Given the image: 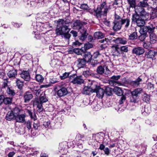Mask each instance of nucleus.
<instances>
[{
  "label": "nucleus",
  "instance_id": "nucleus-30",
  "mask_svg": "<svg viewBox=\"0 0 157 157\" xmlns=\"http://www.w3.org/2000/svg\"><path fill=\"white\" fill-rule=\"evenodd\" d=\"M12 98L11 97H6L3 98V103L6 105L11 104L12 102Z\"/></svg>",
  "mask_w": 157,
  "mask_h": 157
},
{
  "label": "nucleus",
  "instance_id": "nucleus-25",
  "mask_svg": "<svg viewBox=\"0 0 157 157\" xmlns=\"http://www.w3.org/2000/svg\"><path fill=\"white\" fill-rule=\"evenodd\" d=\"M25 102L27 103L33 98V96L32 94H28L26 93L24 96Z\"/></svg>",
  "mask_w": 157,
  "mask_h": 157
},
{
  "label": "nucleus",
  "instance_id": "nucleus-57",
  "mask_svg": "<svg viewBox=\"0 0 157 157\" xmlns=\"http://www.w3.org/2000/svg\"><path fill=\"white\" fill-rule=\"evenodd\" d=\"M50 124V121H48L47 122H44L43 123V125L45 126L46 128H49Z\"/></svg>",
  "mask_w": 157,
  "mask_h": 157
},
{
  "label": "nucleus",
  "instance_id": "nucleus-20",
  "mask_svg": "<svg viewBox=\"0 0 157 157\" xmlns=\"http://www.w3.org/2000/svg\"><path fill=\"white\" fill-rule=\"evenodd\" d=\"M7 75L9 78H15L17 75V71L13 69L8 72Z\"/></svg>",
  "mask_w": 157,
  "mask_h": 157
},
{
  "label": "nucleus",
  "instance_id": "nucleus-38",
  "mask_svg": "<svg viewBox=\"0 0 157 157\" xmlns=\"http://www.w3.org/2000/svg\"><path fill=\"white\" fill-rule=\"evenodd\" d=\"M129 4L130 7L132 8H135L136 6V0H127Z\"/></svg>",
  "mask_w": 157,
  "mask_h": 157
},
{
  "label": "nucleus",
  "instance_id": "nucleus-64",
  "mask_svg": "<svg viewBox=\"0 0 157 157\" xmlns=\"http://www.w3.org/2000/svg\"><path fill=\"white\" fill-rule=\"evenodd\" d=\"M15 154V152L14 151H12L9 152L8 154V157H13V155Z\"/></svg>",
  "mask_w": 157,
  "mask_h": 157
},
{
  "label": "nucleus",
  "instance_id": "nucleus-59",
  "mask_svg": "<svg viewBox=\"0 0 157 157\" xmlns=\"http://www.w3.org/2000/svg\"><path fill=\"white\" fill-rule=\"evenodd\" d=\"M120 75H113L111 77V78L113 80L116 81V80H117L119 79L120 78Z\"/></svg>",
  "mask_w": 157,
  "mask_h": 157
},
{
  "label": "nucleus",
  "instance_id": "nucleus-32",
  "mask_svg": "<svg viewBox=\"0 0 157 157\" xmlns=\"http://www.w3.org/2000/svg\"><path fill=\"white\" fill-rule=\"evenodd\" d=\"M94 36L95 38L100 39L103 38L104 36V35L101 32H97L94 33Z\"/></svg>",
  "mask_w": 157,
  "mask_h": 157
},
{
  "label": "nucleus",
  "instance_id": "nucleus-23",
  "mask_svg": "<svg viewBox=\"0 0 157 157\" xmlns=\"http://www.w3.org/2000/svg\"><path fill=\"white\" fill-rule=\"evenodd\" d=\"M113 41L117 44H125L127 42V41L125 38L119 37L114 40Z\"/></svg>",
  "mask_w": 157,
  "mask_h": 157
},
{
  "label": "nucleus",
  "instance_id": "nucleus-2",
  "mask_svg": "<svg viewBox=\"0 0 157 157\" xmlns=\"http://www.w3.org/2000/svg\"><path fill=\"white\" fill-rule=\"evenodd\" d=\"M84 91L95 92L96 96L99 98H102L104 94L105 90L98 86L96 82L93 81L89 83L88 86L85 87L84 88ZM84 93L85 92H84Z\"/></svg>",
  "mask_w": 157,
  "mask_h": 157
},
{
  "label": "nucleus",
  "instance_id": "nucleus-33",
  "mask_svg": "<svg viewBox=\"0 0 157 157\" xmlns=\"http://www.w3.org/2000/svg\"><path fill=\"white\" fill-rule=\"evenodd\" d=\"M150 39L151 42L154 43L156 42V36L155 34L154 33V32L150 33Z\"/></svg>",
  "mask_w": 157,
  "mask_h": 157
},
{
  "label": "nucleus",
  "instance_id": "nucleus-28",
  "mask_svg": "<svg viewBox=\"0 0 157 157\" xmlns=\"http://www.w3.org/2000/svg\"><path fill=\"white\" fill-rule=\"evenodd\" d=\"M114 91L116 94L118 96L122 95L123 94L121 89L119 87H115L114 88Z\"/></svg>",
  "mask_w": 157,
  "mask_h": 157
},
{
  "label": "nucleus",
  "instance_id": "nucleus-60",
  "mask_svg": "<svg viewBox=\"0 0 157 157\" xmlns=\"http://www.w3.org/2000/svg\"><path fill=\"white\" fill-rule=\"evenodd\" d=\"M81 8L82 9L87 10L88 8V6L87 4H83L81 5Z\"/></svg>",
  "mask_w": 157,
  "mask_h": 157
},
{
  "label": "nucleus",
  "instance_id": "nucleus-24",
  "mask_svg": "<svg viewBox=\"0 0 157 157\" xmlns=\"http://www.w3.org/2000/svg\"><path fill=\"white\" fill-rule=\"evenodd\" d=\"M14 118L15 119V116L13 112L11 111L8 112L6 117V119L10 121Z\"/></svg>",
  "mask_w": 157,
  "mask_h": 157
},
{
  "label": "nucleus",
  "instance_id": "nucleus-26",
  "mask_svg": "<svg viewBox=\"0 0 157 157\" xmlns=\"http://www.w3.org/2000/svg\"><path fill=\"white\" fill-rule=\"evenodd\" d=\"M93 74L92 71L89 68L86 69V70L84 71L83 72V75L86 78L88 77L89 75H92Z\"/></svg>",
  "mask_w": 157,
  "mask_h": 157
},
{
  "label": "nucleus",
  "instance_id": "nucleus-51",
  "mask_svg": "<svg viewBox=\"0 0 157 157\" xmlns=\"http://www.w3.org/2000/svg\"><path fill=\"white\" fill-rule=\"evenodd\" d=\"M70 74L69 72H65L63 73V75L60 76V78L61 79H63L67 77Z\"/></svg>",
  "mask_w": 157,
  "mask_h": 157
},
{
  "label": "nucleus",
  "instance_id": "nucleus-6",
  "mask_svg": "<svg viewBox=\"0 0 157 157\" xmlns=\"http://www.w3.org/2000/svg\"><path fill=\"white\" fill-rule=\"evenodd\" d=\"M132 21L136 22L138 26H144L145 24V21L144 19L141 18L139 15L133 14L132 16Z\"/></svg>",
  "mask_w": 157,
  "mask_h": 157
},
{
  "label": "nucleus",
  "instance_id": "nucleus-13",
  "mask_svg": "<svg viewBox=\"0 0 157 157\" xmlns=\"http://www.w3.org/2000/svg\"><path fill=\"white\" fill-rule=\"evenodd\" d=\"M21 77L26 81H29L30 79V76L29 72L23 71L20 74Z\"/></svg>",
  "mask_w": 157,
  "mask_h": 157
},
{
  "label": "nucleus",
  "instance_id": "nucleus-39",
  "mask_svg": "<svg viewBox=\"0 0 157 157\" xmlns=\"http://www.w3.org/2000/svg\"><path fill=\"white\" fill-rule=\"evenodd\" d=\"M16 83L18 88L20 89H21L23 86V82L19 79H17L16 81Z\"/></svg>",
  "mask_w": 157,
  "mask_h": 157
},
{
  "label": "nucleus",
  "instance_id": "nucleus-12",
  "mask_svg": "<svg viewBox=\"0 0 157 157\" xmlns=\"http://www.w3.org/2000/svg\"><path fill=\"white\" fill-rule=\"evenodd\" d=\"M155 28V27L154 26L152 25L151 24L148 26H144L142 29V30L143 32L146 33H148L150 34L154 32Z\"/></svg>",
  "mask_w": 157,
  "mask_h": 157
},
{
  "label": "nucleus",
  "instance_id": "nucleus-58",
  "mask_svg": "<svg viewBox=\"0 0 157 157\" xmlns=\"http://www.w3.org/2000/svg\"><path fill=\"white\" fill-rule=\"evenodd\" d=\"M8 79H6L4 80V81H3V86L4 88H5L6 87H7L8 86Z\"/></svg>",
  "mask_w": 157,
  "mask_h": 157
},
{
  "label": "nucleus",
  "instance_id": "nucleus-5",
  "mask_svg": "<svg viewBox=\"0 0 157 157\" xmlns=\"http://www.w3.org/2000/svg\"><path fill=\"white\" fill-rule=\"evenodd\" d=\"M66 86L65 83L60 84L56 86V89L57 90L56 93L59 97L64 96L68 94V91Z\"/></svg>",
  "mask_w": 157,
  "mask_h": 157
},
{
  "label": "nucleus",
  "instance_id": "nucleus-21",
  "mask_svg": "<svg viewBox=\"0 0 157 157\" xmlns=\"http://www.w3.org/2000/svg\"><path fill=\"white\" fill-rule=\"evenodd\" d=\"M78 62V67L79 68H82L85 65L86 62H87L84 59H78L77 61Z\"/></svg>",
  "mask_w": 157,
  "mask_h": 157
},
{
  "label": "nucleus",
  "instance_id": "nucleus-41",
  "mask_svg": "<svg viewBox=\"0 0 157 157\" xmlns=\"http://www.w3.org/2000/svg\"><path fill=\"white\" fill-rule=\"evenodd\" d=\"M92 46L93 45L92 44L87 43L84 44V47L83 48L84 52H85L87 49L92 48Z\"/></svg>",
  "mask_w": 157,
  "mask_h": 157
},
{
  "label": "nucleus",
  "instance_id": "nucleus-46",
  "mask_svg": "<svg viewBox=\"0 0 157 157\" xmlns=\"http://www.w3.org/2000/svg\"><path fill=\"white\" fill-rule=\"evenodd\" d=\"M151 43L148 41L144 42L143 45V47L146 49L149 48L150 47Z\"/></svg>",
  "mask_w": 157,
  "mask_h": 157
},
{
  "label": "nucleus",
  "instance_id": "nucleus-49",
  "mask_svg": "<svg viewBox=\"0 0 157 157\" xmlns=\"http://www.w3.org/2000/svg\"><path fill=\"white\" fill-rule=\"evenodd\" d=\"M147 2H145L144 1H141L140 2V6L143 7H146L148 6V4Z\"/></svg>",
  "mask_w": 157,
  "mask_h": 157
},
{
  "label": "nucleus",
  "instance_id": "nucleus-62",
  "mask_svg": "<svg viewBox=\"0 0 157 157\" xmlns=\"http://www.w3.org/2000/svg\"><path fill=\"white\" fill-rule=\"evenodd\" d=\"M26 127L28 128L29 130L31 128V123L30 121H27L26 123Z\"/></svg>",
  "mask_w": 157,
  "mask_h": 157
},
{
  "label": "nucleus",
  "instance_id": "nucleus-48",
  "mask_svg": "<svg viewBox=\"0 0 157 157\" xmlns=\"http://www.w3.org/2000/svg\"><path fill=\"white\" fill-rule=\"evenodd\" d=\"M40 90L37 87L35 88L32 91L36 96H38L40 94Z\"/></svg>",
  "mask_w": 157,
  "mask_h": 157
},
{
  "label": "nucleus",
  "instance_id": "nucleus-63",
  "mask_svg": "<svg viewBox=\"0 0 157 157\" xmlns=\"http://www.w3.org/2000/svg\"><path fill=\"white\" fill-rule=\"evenodd\" d=\"M104 151L105 153L107 155H108L110 152L109 149L108 147L105 148L104 149Z\"/></svg>",
  "mask_w": 157,
  "mask_h": 157
},
{
  "label": "nucleus",
  "instance_id": "nucleus-52",
  "mask_svg": "<svg viewBox=\"0 0 157 157\" xmlns=\"http://www.w3.org/2000/svg\"><path fill=\"white\" fill-rule=\"evenodd\" d=\"M109 83L111 85L115 86L116 84H118V82L113 80H110L109 81Z\"/></svg>",
  "mask_w": 157,
  "mask_h": 157
},
{
  "label": "nucleus",
  "instance_id": "nucleus-14",
  "mask_svg": "<svg viewBox=\"0 0 157 157\" xmlns=\"http://www.w3.org/2000/svg\"><path fill=\"white\" fill-rule=\"evenodd\" d=\"M25 117L24 114H19L15 117V120L17 122L23 123L25 122Z\"/></svg>",
  "mask_w": 157,
  "mask_h": 157
},
{
  "label": "nucleus",
  "instance_id": "nucleus-16",
  "mask_svg": "<svg viewBox=\"0 0 157 157\" xmlns=\"http://www.w3.org/2000/svg\"><path fill=\"white\" fill-rule=\"evenodd\" d=\"M155 52H154L152 50H150L145 53V56L147 58L153 59L155 57Z\"/></svg>",
  "mask_w": 157,
  "mask_h": 157
},
{
  "label": "nucleus",
  "instance_id": "nucleus-15",
  "mask_svg": "<svg viewBox=\"0 0 157 157\" xmlns=\"http://www.w3.org/2000/svg\"><path fill=\"white\" fill-rule=\"evenodd\" d=\"M42 104V103H40V102L38 101H35L34 102V105L36 106L37 111L39 113L42 112L43 110V108Z\"/></svg>",
  "mask_w": 157,
  "mask_h": 157
},
{
  "label": "nucleus",
  "instance_id": "nucleus-37",
  "mask_svg": "<svg viewBox=\"0 0 157 157\" xmlns=\"http://www.w3.org/2000/svg\"><path fill=\"white\" fill-rule=\"evenodd\" d=\"M7 93L11 96H13L15 94L14 90L11 87H8L7 89Z\"/></svg>",
  "mask_w": 157,
  "mask_h": 157
},
{
  "label": "nucleus",
  "instance_id": "nucleus-36",
  "mask_svg": "<svg viewBox=\"0 0 157 157\" xmlns=\"http://www.w3.org/2000/svg\"><path fill=\"white\" fill-rule=\"evenodd\" d=\"M135 9V11L136 13V14L139 15L141 11H143L144 9L143 7L140 6H137L136 7L134 8Z\"/></svg>",
  "mask_w": 157,
  "mask_h": 157
},
{
  "label": "nucleus",
  "instance_id": "nucleus-61",
  "mask_svg": "<svg viewBox=\"0 0 157 157\" xmlns=\"http://www.w3.org/2000/svg\"><path fill=\"white\" fill-rule=\"evenodd\" d=\"M70 33L72 34L73 37H75L78 35V33L76 31L72 30L71 31Z\"/></svg>",
  "mask_w": 157,
  "mask_h": 157
},
{
  "label": "nucleus",
  "instance_id": "nucleus-56",
  "mask_svg": "<svg viewBox=\"0 0 157 157\" xmlns=\"http://www.w3.org/2000/svg\"><path fill=\"white\" fill-rule=\"evenodd\" d=\"M126 99V97L125 96L123 95L121 98L119 102L120 104H122L124 101H125Z\"/></svg>",
  "mask_w": 157,
  "mask_h": 157
},
{
  "label": "nucleus",
  "instance_id": "nucleus-53",
  "mask_svg": "<svg viewBox=\"0 0 157 157\" xmlns=\"http://www.w3.org/2000/svg\"><path fill=\"white\" fill-rule=\"evenodd\" d=\"M151 111V108L149 107L145 106L144 108V112L147 114H149Z\"/></svg>",
  "mask_w": 157,
  "mask_h": 157
},
{
  "label": "nucleus",
  "instance_id": "nucleus-54",
  "mask_svg": "<svg viewBox=\"0 0 157 157\" xmlns=\"http://www.w3.org/2000/svg\"><path fill=\"white\" fill-rule=\"evenodd\" d=\"M82 44V43L79 42L78 40H76L75 42H73V45L75 47H76L79 46Z\"/></svg>",
  "mask_w": 157,
  "mask_h": 157
},
{
  "label": "nucleus",
  "instance_id": "nucleus-3",
  "mask_svg": "<svg viewBox=\"0 0 157 157\" xmlns=\"http://www.w3.org/2000/svg\"><path fill=\"white\" fill-rule=\"evenodd\" d=\"M71 26L73 29L80 30V32L81 34V35L79 38L80 40L83 41L85 40L88 35L86 32L87 29L80 21L77 20L72 24Z\"/></svg>",
  "mask_w": 157,
  "mask_h": 157
},
{
  "label": "nucleus",
  "instance_id": "nucleus-9",
  "mask_svg": "<svg viewBox=\"0 0 157 157\" xmlns=\"http://www.w3.org/2000/svg\"><path fill=\"white\" fill-rule=\"evenodd\" d=\"M144 52V49L140 47H135L132 50V53L138 56L142 55Z\"/></svg>",
  "mask_w": 157,
  "mask_h": 157
},
{
  "label": "nucleus",
  "instance_id": "nucleus-50",
  "mask_svg": "<svg viewBox=\"0 0 157 157\" xmlns=\"http://www.w3.org/2000/svg\"><path fill=\"white\" fill-rule=\"evenodd\" d=\"M105 92L108 95H111L112 94L111 90L109 88H107L105 89Z\"/></svg>",
  "mask_w": 157,
  "mask_h": 157
},
{
  "label": "nucleus",
  "instance_id": "nucleus-42",
  "mask_svg": "<svg viewBox=\"0 0 157 157\" xmlns=\"http://www.w3.org/2000/svg\"><path fill=\"white\" fill-rule=\"evenodd\" d=\"M130 101L132 102L136 103L137 101V96H133V94L130 97Z\"/></svg>",
  "mask_w": 157,
  "mask_h": 157
},
{
  "label": "nucleus",
  "instance_id": "nucleus-44",
  "mask_svg": "<svg viewBox=\"0 0 157 157\" xmlns=\"http://www.w3.org/2000/svg\"><path fill=\"white\" fill-rule=\"evenodd\" d=\"M147 34L146 33H144L141 34V35L139 36L138 38L140 40L143 41L144 40Z\"/></svg>",
  "mask_w": 157,
  "mask_h": 157
},
{
  "label": "nucleus",
  "instance_id": "nucleus-10",
  "mask_svg": "<svg viewBox=\"0 0 157 157\" xmlns=\"http://www.w3.org/2000/svg\"><path fill=\"white\" fill-rule=\"evenodd\" d=\"M119 19L121 20L122 25L123 26L125 29H127L128 28L130 25V19L128 17L125 18H121L119 17Z\"/></svg>",
  "mask_w": 157,
  "mask_h": 157
},
{
  "label": "nucleus",
  "instance_id": "nucleus-11",
  "mask_svg": "<svg viewBox=\"0 0 157 157\" xmlns=\"http://www.w3.org/2000/svg\"><path fill=\"white\" fill-rule=\"evenodd\" d=\"M119 17H118L117 19L115 20L113 22L114 25L113 29L116 31L120 30L122 26L121 20L119 19Z\"/></svg>",
  "mask_w": 157,
  "mask_h": 157
},
{
  "label": "nucleus",
  "instance_id": "nucleus-27",
  "mask_svg": "<svg viewBox=\"0 0 157 157\" xmlns=\"http://www.w3.org/2000/svg\"><path fill=\"white\" fill-rule=\"evenodd\" d=\"M40 102V103L43 104L44 103L48 101V99L45 94H41L40 96V100H38Z\"/></svg>",
  "mask_w": 157,
  "mask_h": 157
},
{
  "label": "nucleus",
  "instance_id": "nucleus-29",
  "mask_svg": "<svg viewBox=\"0 0 157 157\" xmlns=\"http://www.w3.org/2000/svg\"><path fill=\"white\" fill-rule=\"evenodd\" d=\"M77 77V76L76 74H73L71 75L69 77V80L71 82L75 84L76 82V79Z\"/></svg>",
  "mask_w": 157,
  "mask_h": 157
},
{
  "label": "nucleus",
  "instance_id": "nucleus-22",
  "mask_svg": "<svg viewBox=\"0 0 157 157\" xmlns=\"http://www.w3.org/2000/svg\"><path fill=\"white\" fill-rule=\"evenodd\" d=\"M143 91V89L141 88H139L135 89L134 90L132 91L131 93V94H133V96H137L141 94Z\"/></svg>",
  "mask_w": 157,
  "mask_h": 157
},
{
  "label": "nucleus",
  "instance_id": "nucleus-1",
  "mask_svg": "<svg viewBox=\"0 0 157 157\" xmlns=\"http://www.w3.org/2000/svg\"><path fill=\"white\" fill-rule=\"evenodd\" d=\"M70 21L68 20L64 21L62 19H59L57 21V25L56 33L57 36H61L65 38L69 39L71 37L69 32L70 30L69 28Z\"/></svg>",
  "mask_w": 157,
  "mask_h": 157
},
{
  "label": "nucleus",
  "instance_id": "nucleus-19",
  "mask_svg": "<svg viewBox=\"0 0 157 157\" xmlns=\"http://www.w3.org/2000/svg\"><path fill=\"white\" fill-rule=\"evenodd\" d=\"M83 53L84 54V59L87 62H90L92 57V56L91 54L89 52L85 51Z\"/></svg>",
  "mask_w": 157,
  "mask_h": 157
},
{
  "label": "nucleus",
  "instance_id": "nucleus-8",
  "mask_svg": "<svg viewBox=\"0 0 157 157\" xmlns=\"http://www.w3.org/2000/svg\"><path fill=\"white\" fill-rule=\"evenodd\" d=\"M96 71L100 75H102L103 73L107 75L109 72L108 67L105 65L99 66L97 67Z\"/></svg>",
  "mask_w": 157,
  "mask_h": 157
},
{
  "label": "nucleus",
  "instance_id": "nucleus-17",
  "mask_svg": "<svg viewBox=\"0 0 157 157\" xmlns=\"http://www.w3.org/2000/svg\"><path fill=\"white\" fill-rule=\"evenodd\" d=\"M142 81V79L139 77L135 81H131L130 82V84L134 87H136L139 86L140 82Z\"/></svg>",
  "mask_w": 157,
  "mask_h": 157
},
{
  "label": "nucleus",
  "instance_id": "nucleus-43",
  "mask_svg": "<svg viewBox=\"0 0 157 157\" xmlns=\"http://www.w3.org/2000/svg\"><path fill=\"white\" fill-rule=\"evenodd\" d=\"M36 79L37 81L39 82H42L44 79L43 77L40 75H37L36 76Z\"/></svg>",
  "mask_w": 157,
  "mask_h": 157
},
{
  "label": "nucleus",
  "instance_id": "nucleus-47",
  "mask_svg": "<svg viewBox=\"0 0 157 157\" xmlns=\"http://www.w3.org/2000/svg\"><path fill=\"white\" fill-rule=\"evenodd\" d=\"M121 52H127L128 51V47L126 46H123L120 47Z\"/></svg>",
  "mask_w": 157,
  "mask_h": 157
},
{
  "label": "nucleus",
  "instance_id": "nucleus-34",
  "mask_svg": "<svg viewBox=\"0 0 157 157\" xmlns=\"http://www.w3.org/2000/svg\"><path fill=\"white\" fill-rule=\"evenodd\" d=\"M74 52L78 55H82L84 52L83 48H82L81 49L75 48L74 49Z\"/></svg>",
  "mask_w": 157,
  "mask_h": 157
},
{
  "label": "nucleus",
  "instance_id": "nucleus-18",
  "mask_svg": "<svg viewBox=\"0 0 157 157\" xmlns=\"http://www.w3.org/2000/svg\"><path fill=\"white\" fill-rule=\"evenodd\" d=\"M109 41V40L106 38H105L100 40L99 42L102 44L100 45L101 49H102L107 47L108 45L107 43Z\"/></svg>",
  "mask_w": 157,
  "mask_h": 157
},
{
  "label": "nucleus",
  "instance_id": "nucleus-45",
  "mask_svg": "<svg viewBox=\"0 0 157 157\" xmlns=\"http://www.w3.org/2000/svg\"><path fill=\"white\" fill-rule=\"evenodd\" d=\"M75 80L76 82L75 83V84H80L83 82V80L81 78V77L80 76H77Z\"/></svg>",
  "mask_w": 157,
  "mask_h": 157
},
{
  "label": "nucleus",
  "instance_id": "nucleus-7",
  "mask_svg": "<svg viewBox=\"0 0 157 157\" xmlns=\"http://www.w3.org/2000/svg\"><path fill=\"white\" fill-rule=\"evenodd\" d=\"M112 55L114 56L120 57L121 53L119 45L117 44H114L111 47Z\"/></svg>",
  "mask_w": 157,
  "mask_h": 157
},
{
  "label": "nucleus",
  "instance_id": "nucleus-55",
  "mask_svg": "<svg viewBox=\"0 0 157 157\" xmlns=\"http://www.w3.org/2000/svg\"><path fill=\"white\" fill-rule=\"evenodd\" d=\"M39 124V123L38 122H34L33 125V128L36 130L37 129L40 125Z\"/></svg>",
  "mask_w": 157,
  "mask_h": 157
},
{
  "label": "nucleus",
  "instance_id": "nucleus-35",
  "mask_svg": "<svg viewBox=\"0 0 157 157\" xmlns=\"http://www.w3.org/2000/svg\"><path fill=\"white\" fill-rule=\"evenodd\" d=\"M143 100L147 103L149 102L150 101V96L149 95L144 94L143 96Z\"/></svg>",
  "mask_w": 157,
  "mask_h": 157
},
{
  "label": "nucleus",
  "instance_id": "nucleus-40",
  "mask_svg": "<svg viewBox=\"0 0 157 157\" xmlns=\"http://www.w3.org/2000/svg\"><path fill=\"white\" fill-rule=\"evenodd\" d=\"M11 111L13 112L15 117L16 116V115H18L20 114L21 110L18 107H16L13 109V110Z\"/></svg>",
  "mask_w": 157,
  "mask_h": 157
},
{
  "label": "nucleus",
  "instance_id": "nucleus-4",
  "mask_svg": "<svg viewBox=\"0 0 157 157\" xmlns=\"http://www.w3.org/2000/svg\"><path fill=\"white\" fill-rule=\"evenodd\" d=\"M110 9V6L106 5L105 2H103L101 4L99 10L95 11L96 16L99 17L101 14L106 16L108 11Z\"/></svg>",
  "mask_w": 157,
  "mask_h": 157
},
{
  "label": "nucleus",
  "instance_id": "nucleus-31",
  "mask_svg": "<svg viewBox=\"0 0 157 157\" xmlns=\"http://www.w3.org/2000/svg\"><path fill=\"white\" fill-rule=\"evenodd\" d=\"M138 37L137 32L136 31L131 33L129 36V39L131 40L136 39Z\"/></svg>",
  "mask_w": 157,
  "mask_h": 157
}]
</instances>
